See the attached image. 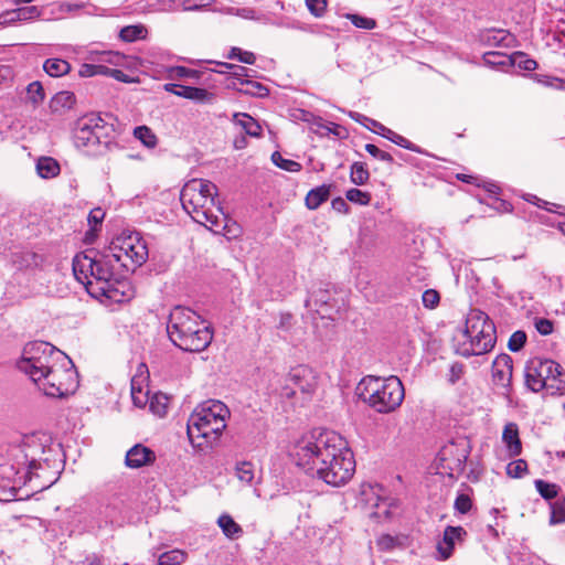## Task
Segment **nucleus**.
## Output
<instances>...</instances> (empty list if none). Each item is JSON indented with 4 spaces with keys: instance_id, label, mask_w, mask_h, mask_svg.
Returning a JSON list of instances; mask_svg holds the SVG:
<instances>
[{
    "instance_id": "obj_50",
    "label": "nucleus",
    "mask_w": 565,
    "mask_h": 565,
    "mask_svg": "<svg viewBox=\"0 0 565 565\" xmlns=\"http://www.w3.org/2000/svg\"><path fill=\"white\" fill-rule=\"evenodd\" d=\"M145 29L138 25H128L120 30L119 36L125 42H134L143 36Z\"/></svg>"
},
{
    "instance_id": "obj_19",
    "label": "nucleus",
    "mask_w": 565,
    "mask_h": 565,
    "mask_svg": "<svg viewBox=\"0 0 565 565\" xmlns=\"http://www.w3.org/2000/svg\"><path fill=\"white\" fill-rule=\"evenodd\" d=\"M94 250L87 253L76 254L73 258L72 267L73 274L77 281L85 286V281L92 279V271L94 269L96 256H92Z\"/></svg>"
},
{
    "instance_id": "obj_12",
    "label": "nucleus",
    "mask_w": 565,
    "mask_h": 565,
    "mask_svg": "<svg viewBox=\"0 0 565 565\" xmlns=\"http://www.w3.org/2000/svg\"><path fill=\"white\" fill-rule=\"evenodd\" d=\"M467 342H463L458 352L463 358L483 355L490 352L497 343L495 324H487L486 330L481 329L476 333H463Z\"/></svg>"
},
{
    "instance_id": "obj_41",
    "label": "nucleus",
    "mask_w": 565,
    "mask_h": 565,
    "mask_svg": "<svg viewBox=\"0 0 565 565\" xmlns=\"http://www.w3.org/2000/svg\"><path fill=\"white\" fill-rule=\"evenodd\" d=\"M511 65L524 71H534L537 67V62L530 58L524 52H514L511 54Z\"/></svg>"
},
{
    "instance_id": "obj_51",
    "label": "nucleus",
    "mask_w": 565,
    "mask_h": 565,
    "mask_svg": "<svg viewBox=\"0 0 565 565\" xmlns=\"http://www.w3.org/2000/svg\"><path fill=\"white\" fill-rule=\"evenodd\" d=\"M228 58L231 60H238L242 63L253 65L256 61V56L253 52L249 51H243L239 47H232L228 55Z\"/></svg>"
},
{
    "instance_id": "obj_1",
    "label": "nucleus",
    "mask_w": 565,
    "mask_h": 565,
    "mask_svg": "<svg viewBox=\"0 0 565 565\" xmlns=\"http://www.w3.org/2000/svg\"><path fill=\"white\" fill-rule=\"evenodd\" d=\"M297 465L332 487L345 484L355 471L353 452L333 430L321 431L298 447Z\"/></svg>"
},
{
    "instance_id": "obj_52",
    "label": "nucleus",
    "mask_w": 565,
    "mask_h": 565,
    "mask_svg": "<svg viewBox=\"0 0 565 565\" xmlns=\"http://www.w3.org/2000/svg\"><path fill=\"white\" fill-rule=\"evenodd\" d=\"M527 471V462L524 459H518L507 466V473L512 478H521Z\"/></svg>"
},
{
    "instance_id": "obj_42",
    "label": "nucleus",
    "mask_w": 565,
    "mask_h": 565,
    "mask_svg": "<svg viewBox=\"0 0 565 565\" xmlns=\"http://www.w3.org/2000/svg\"><path fill=\"white\" fill-rule=\"evenodd\" d=\"M271 161L278 168L289 172H299L302 168L299 162L284 158L279 151L273 152Z\"/></svg>"
},
{
    "instance_id": "obj_45",
    "label": "nucleus",
    "mask_w": 565,
    "mask_h": 565,
    "mask_svg": "<svg viewBox=\"0 0 565 565\" xmlns=\"http://www.w3.org/2000/svg\"><path fill=\"white\" fill-rule=\"evenodd\" d=\"M26 93L33 106H38L44 100L45 94L42 84L39 81L30 83L26 87Z\"/></svg>"
},
{
    "instance_id": "obj_18",
    "label": "nucleus",
    "mask_w": 565,
    "mask_h": 565,
    "mask_svg": "<svg viewBox=\"0 0 565 565\" xmlns=\"http://www.w3.org/2000/svg\"><path fill=\"white\" fill-rule=\"evenodd\" d=\"M93 125L95 129V145L96 148L104 147L109 149L115 145L114 139L116 135L114 122L108 121L100 115L93 113Z\"/></svg>"
},
{
    "instance_id": "obj_38",
    "label": "nucleus",
    "mask_w": 565,
    "mask_h": 565,
    "mask_svg": "<svg viewBox=\"0 0 565 565\" xmlns=\"http://www.w3.org/2000/svg\"><path fill=\"white\" fill-rule=\"evenodd\" d=\"M370 179V172L364 162H353L350 169V180L355 185H364Z\"/></svg>"
},
{
    "instance_id": "obj_37",
    "label": "nucleus",
    "mask_w": 565,
    "mask_h": 565,
    "mask_svg": "<svg viewBox=\"0 0 565 565\" xmlns=\"http://www.w3.org/2000/svg\"><path fill=\"white\" fill-rule=\"evenodd\" d=\"M149 409L157 416L163 417L168 412L169 397L159 392L148 397Z\"/></svg>"
},
{
    "instance_id": "obj_56",
    "label": "nucleus",
    "mask_w": 565,
    "mask_h": 565,
    "mask_svg": "<svg viewBox=\"0 0 565 565\" xmlns=\"http://www.w3.org/2000/svg\"><path fill=\"white\" fill-rule=\"evenodd\" d=\"M105 217V212L100 207L93 209L87 217L88 224L90 225V231L86 233V235H90L93 232L97 230L98 226L102 225V222Z\"/></svg>"
},
{
    "instance_id": "obj_44",
    "label": "nucleus",
    "mask_w": 565,
    "mask_h": 565,
    "mask_svg": "<svg viewBox=\"0 0 565 565\" xmlns=\"http://www.w3.org/2000/svg\"><path fill=\"white\" fill-rule=\"evenodd\" d=\"M554 376L547 383L546 390L551 392L552 395L565 394V373L563 369H559V375L553 374Z\"/></svg>"
},
{
    "instance_id": "obj_8",
    "label": "nucleus",
    "mask_w": 565,
    "mask_h": 565,
    "mask_svg": "<svg viewBox=\"0 0 565 565\" xmlns=\"http://www.w3.org/2000/svg\"><path fill=\"white\" fill-rule=\"evenodd\" d=\"M14 462L0 465V477L18 486H25L33 477H38L36 470L42 469V462L29 458L21 449H15Z\"/></svg>"
},
{
    "instance_id": "obj_40",
    "label": "nucleus",
    "mask_w": 565,
    "mask_h": 565,
    "mask_svg": "<svg viewBox=\"0 0 565 565\" xmlns=\"http://www.w3.org/2000/svg\"><path fill=\"white\" fill-rule=\"evenodd\" d=\"M134 136L147 148L152 149L158 143L154 132L147 126H138L134 130Z\"/></svg>"
},
{
    "instance_id": "obj_43",
    "label": "nucleus",
    "mask_w": 565,
    "mask_h": 565,
    "mask_svg": "<svg viewBox=\"0 0 565 565\" xmlns=\"http://www.w3.org/2000/svg\"><path fill=\"white\" fill-rule=\"evenodd\" d=\"M534 484L540 495L545 500H552L558 494L559 488L555 483H548L542 479H537L534 481Z\"/></svg>"
},
{
    "instance_id": "obj_31",
    "label": "nucleus",
    "mask_w": 565,
    "mask_h": 565,
    "mask_svg": "<svg viewBox=\"0 0 565 565\" xmlns=\"http://www.w3.org/2000/svg\"><path fill=\"white\" fill-rule=\"evenodd\" d=\"M36 171L41 178L51 179L60 174L61 168L54 158L41 157L36 162Z\"/></svg>"
},
{
    "instance_id": "obj_57",
    "label": "nucleus",
    "mask_w": 565,
    "mask_h": 565,
    "mask_svg": "<svg viewBox=\"0 0 565 565\" xmlns=\"http://www.w3.org/2000/svg\"><path fill=\"white\" fill-rule=\"evenodd\" d=\"M95 62L98 63H108L113 65H120L122 55L117 52H100L96 54V57L93 58Z\"/></svg>"
},
{
    "instance_id": "obj_47",
    "label": "nucleus",
    "mask_w": 565,
    "mask_h": 565,
    "mask_svg": "<svg viewBox=\"0 0 565 565\" xmlns=\"http://www.w3.org/2000/svg\"><path fill=\"white\" fill-rule=\"evenodd\" d=\"M345 198L348 201L359 205H369L371 202V194L356 188L348 190Z\"/></svg>"
},
{
    "instance_id": "obj_49",
    "label": "nucleus",
    "mask_w": 565,
    "mask_h": 565,
    "mask_svg": "<svg viewBox=\"0 0 565 565\" xmlns=\"http://www.w3.org/2000/svg\"><path fill=\"white\" fill-rule=\"evenodd\" d=\"M347 18L355 28L359 29L372 30L376 26V21L374 19L363 17L356 13H349Z\"/></svg>"
},
{
    "instance_id": "obj_7",
    "label": "nucleus",
    "mask_w": 565,
    "mask_h": 565,
    "mask_svg": "<svg viewBox=\"0 0 565 565\" xmlns=\"http://www.w3.org/2000/svg\"><path fill=\"white\" fill-rule=\"evenodd\" d=\"M216 195L217 186L213 182L204 179H193L182 188L180 201L184 211L193 218V215L215 206Z\"/></svg>"
},
{
    "instance_id": "obj_26",
    "label": "nucleus",
    "mask_w": 565,
    "mask_h": 565,
    "mask_svg": "<svg viewBox=\"0 0 565 565\" xmlns=\"http://www.w3.org/2000/svg\"><path fill=\"white\" fill-rule=\"evenodd\" d=\"M487 324H494L489 316L480 309H470L466 318V327L463 333H476L481 329L486 330Z\"/></svg>"
},
{
    "instance_id": "obj_63",
    "label": "nucleus",
    "mask_w": 565,
    "mask_h": 565,
    "mask_svg": "<svg viewBox=\"0 0 565 565\" xmlns=\"http://www.w3.org/2000/svg\"><path fill=\"white\" fill-rule=\"evenodd\" d=\"M308 10L315 17H322L327 10V0H305Z\"/></svg>"
},
{
    "instance_id": "obj_32",
    "label": "nucleus",
    "mask_w": 565,
    "mask_h": 565,
    "mask_svg": "<svg viewBox=\"0 0 565 565\" xmlns=\"http://www.w3.org/2000/svg\"><path fill=\"white\" fill-rule=\"evenodd\" d=\"M177 96L198 100L200 103H211L213 99V94L206 89L185 85L180 86V92L177 93Z\"/></svg>"
},
{
    "instance_id": "obj_23",
    "label": "nucleus",
    "mask_w": 565,
    "mask_h": 565,
    "mask_svg": "<svg viewBox=\"0 0 565 565\" xmlns=\"http://www.w3.org/2000/svg\"><path fill=\"white\" fill-rule=\"evenodd\" d=\"M466 531L461 526H447L444 531L443 540L437 543V551L443 559L448 558L454 550L455 541L466 535Z\"/></svg>"
},
{
    "instance_id": "obj_64",
    "label": "nucleus",
    "mask_w": 565,
    "mask_h": 565,
    "mask_svg": "<svg viewBox=\"0 0 565 565\" xmlns=\"http://www.w3.org/2000/svg\"><path fill=\"white\" fill-rule=\"evenodd\" d=\"M20 21H28L40 17L41 10L36 6L18 8Z\"/></svg>"
},
{
    "instance_id": "obj_17",
    "label": "nucleus",
    "mask_w": 565,
    "mask_h": 565,
    "mask_svg": "<svg viewBox=\"0 0 565 565\" xmlns=\"http://www.w3.org/2000/svg\"><path fill=\"white\" fill-rule=\"evenodd\" d=\"M512 358L509 354H500L495 358L492 365V379L493 383L497 386H501L507 391V394L510 392L511 381H512Z\"/></svg>"
},
{
    "instance_id": "obj_46",
    "label": "nucleus",
    "mask_w": 565,
    "mask_h": 565,
    "mask_svg": "<svg viewBox=\"0 0 565 565\" xmlns=\"http://www.w3.org/2000/svg\"><path fill=\"white\" fill-rule=\"evenodd\" d=\"M483 61L491 66H508L511 65V55L500 52H488L484 53Z\"/></svg>"
},
{
    "instance_id": "obj_35",
    "label": "nucleus",
    "mask_w": 565,
    "mask_h": 565,
    "mask_svg": "<svg viewBox=\"0 0 565 565\" xmlns=\"http://www.w3.org/2000/svg\"><path fill=\"white\" fill-rule=\"evenodd\" d=\"M14 264L18 265L19 268H35L43 264L44 258L42 255H39L34 252H22L14 256Z\"/></svg>"
},
{
    "instance_id": "obj_48",
    "label": "nucleus",
    "mask_w": 565,
    "mask_h": 565,
    "mask_svg": "<svg viewBox=\"0 0 565 565\" xmlns=\"http://www.w3.org/2000/svg\"><path fill=\"white\" fill-rule=\"evenodd\" d=\"M550 524L565 523V499L551 504Z\"/></svg>"
},
{
    "instance_id": "obj_13",
    "label": "nucleus",
    "mask_w": 565,
    "mask_h": 565,
    "mask_svg": "<svg viewBox=\"0 0 565 565\" xmlns=\"http://www.w3.org/2000/svg\"><path fill=\"white\" fill-rule=\"evenodd\" d=\"M286 384L281 388L280 395L286 398H292L298 392L309 397L316 387V380L312 371L303 365H299L290 371L286 377Z\"/></svg>"
},
{
    "instance_id": "obj_58",
    "label": "nucleus",
    "mask_w": 565,
    "mask_h": 565,
    "mask_svg": "<svg viewBox=\"0 0 565 565\" xmlns=\"http://www.w3.org/2000/svg\"><path fill=\"white\" fill-rule=\"evenodd\" d=\"M422 301L425 308L434 309L440 301V295L435 289H427L423 292Z\"/></svg>"
},
{
    "instance_id": "obj_14",
    "label": "nucleus",
    "mask_w": 565,
    "mask_h": 565,
    "mask_svg": "<svg viewBox=\"0 0 565 565\" xmlns=\"http://www.w3.org/2000/svg\"><path fill=\"white\" fill-rule=\"evenodd\" d=\"M350 117L352 119H354L355 121L362 124L364 127H366L367 129H370L371 131L388 139L390 141H392L393 143L404 148V149H407V150H411V151H414V152H417V153H422V150L418 146H416L415 143L411 142L408 139H406L405 137L396 134L395 131L391 130L390 128L385 127L384 125H382L381 122L374 120V119H371L362 114H359V113H355V111H351L350 113Z\"/></svg>"
},
{
    "instance_id": "obj_54",
    "label": "nucleus",
    "mask_w": 565,
    "mask_h": 565,
    "mask_svg": "<svg viewBox=\"0 0 565 565\" xmlns=\"http://www.w3.org/2000/svg\"><path fill=\"white\" fill-rule=\"evenodd\" d=\"M216 65L225 66L226 68H231V72H230L231 77L234 79H237L239 84H241V81H244L243 77L248 76L249 70L245 66L230 64V63H225V62H217Z\"/></svg>"
},
{
    "instance_id": "obj_4",
    "label": "nucleus",
    "mask_w": 565,
    "mask_h": 565,
    "mask_svg": "<svg viewBox=\"0 0 565 565\" xmlns=\"http://www.w3.org/2000/svg\"><path fill=\"white\" fill-rule=\"evenodd\" d=\"M358 390L363 402L383 414L395 411L405 397L402 381L394 375L386 379L369 375L360 382Z\"/></svg>"
},
{
    "instance_id": "obj_16",
    "label": "nucleus",
    "mask_w": 565,
    "mask_h": 565,
    "mask_svg": "<svg viewBox=\"0 0 565 565\" xmlns=\"http://www.w3.org/2000/svg\"><path fill=\"white\" fill-rule=\"evenodd\" d=\"M73 138L77 148H87L100 152L95 145V129L93 125V113L78 118L75 122Z\"/></svg>"
},
{
    "instance_id": "obj_34",
    "label": "nucleus",
    "mask_w": 565,
    "mask_h": 565,
    "mask_svg": "<svg viewBox=\"0 0 565 565\" xmlns=\"http://www.w3.org/2000/svg\"><path fill=\"white\" fill-rule=\"evenodd\" d=\"M217 524L228 539H237L243 534L242 526L228 514H222L217 520Z\"/></svg>"
},
{
    "instance_id": "obj_15",
    "label": "nucleus",
    "mask_w": 565,
    "mask_h": 565,
    "mask_svg": "<svg viewBox=\"0 0 565 565\" xmlns=\"http://www.w3.org/2000/svg\"><path fill=\"white\" fill-rule=\"evenodd\" d=\"M56 355H43L34 360H19L17 362L18 369L30 376V379L38 384L43 376L51 370L57 361Z\"/></svg>"
},
{
    "instance_id": "obj_60",
    "label": "nucleus",
    "mask_w": 565,
    "mask_h": 565,
    "mask_svg": "<svg viewBox=\"0 0 565 565\" xmlns=\"http://www.w3.org/2000/svg\"><path fill=\"white\" fill-rule=\"evenodd\" d=\"M376 545L380 551L388 552L398 545V540L390 534H383L377 539Z\"/></svg>"
},
{
    "instance_id": "obj_29",
    "label": "nucleus",
    "mask_w": 565,
    "mask_h": 565,
    "mask_svg": "<svg viewBox=\"0 0 565 565\" xmlns=\"http://www.w3.org/2000/svg\"><path fill=\"white\" fill-rule=\"evenodd\" d=\"M233 122L239 126L245 135L250 137H260L262 136V127L260 125L248 114L246 113H236L233 116Z\"/></svg>"
},
{
    "instance_id": "obj_11",
    "label": "nucleus",
    "mask_w": 565,
    "mask_h": 565,
    "mask_svg": "<svg viewBox=\"0 0 565 565\" xmlns=\"http://www.w3.org/2000/svg\"><path fill=\"white\" fill-rule=\"evenodd\" d=\"M116 265L117 263L109 250L104 252L99 258L95 259L90 275L92 279L85 281V288L90 296H96V292L104 291L108 284H114L117 278L115 274Z\"/></svg>"
},
{
    "instance_id": "obj_33",
    "label": "nucleus",
    "mask_w": 565,
    "mask_h": 565,
    "mask_svg": "<svg viewBox=\"0 0 565 565\" xmlns=\"http://www.w3.org/2000/svg\"><path fill=\"white\" fill-rule=\"evenodd\" d=\"M143 380L142 375H136L131 379V398L137 407H143L148 403L149 392H143L141 386Z\"/></svg>"
},
{
    "instance_id": "obj_20",
    "label": "nucleus",
    "mask_w": 565,
    "mask_h": 565,
    "mask_svg": "<svg viewBox=\"0 0 565 565\" xmlns=\"http://www.w3.org/2000/svg\"><path fill=\"white\" fill-rule=\"evenodd\" d=\"M154 460L156 454L153 450L141 444H137L127 451L125 462L129 468L137 469L150 465Z\"/></svg>"
},
{
    "instance_id": "obj_25",
    "label": "nucleus",
    "mask_w": 565,
    "mask_h": 565,
    "mask_svg": "<svg viewBox=\"0 0 565 565\" xmlns=\"http://www.w3.org/2000/svg\"><path fill=\"white\" fill-rule=\"evenodd\" d=\"M502 440L507 446L510 457H516L522 452V443L519 436V427L515 423H508L502 433Z\"/></svg>"
},
{
    "instance_id": "obj_6",
    "label": "nucleus",
    "mask_w": 565,
    "mask_h": 565,
    "mask_svg": "<svg viewBox=\"0 0 565 565\" xmlns=\"http://www.w3.org/2000/svg\"><path fill=\"white\" fill-rule=\"evenodd\" d=\"M119 267L135 271L148 258V247L139 233L122 234L114 239L108 248Z\"/></svg>"
},
{
    "instance_id": "obj_39",
    "label": "nucleus",
    "mask_w": 565,
    "mask_h": 565,
    "mask_svg": "<svg viewBox=\"0 0 565 565\" xmlns=\"http://www.w3.org/2000/svg\"><path fill=\"white\" fill-rule=\"evenodd\" d=\"M186 559V553L182 550H171L158 557V565H181Z\"/></svg>"
},
{
    "instance_id": "obj_62",
    "label": "nucleus",
    "mask_w": 565,
    "mask_h": 565,
    "mask_svg": "<svg viewBox=\"0 0 565 565\" xmlns=\"http://www.w3.org/2000/svg\"><path fill=\"white\" fill-rule=\"evenodd\" d=\"M454 507L459 513L465 514L470 511L472 501L468 494L459 493L455 500Z\"/></svg>"
},
{
    "instance_id": "obj_5",
    "label": "nucleus",
    "mask_w": 565,
    "mask_h": 565,
    "mask_svg": "<svg viewBox=\"0 0 565 565\" xmlns=\"http://www.w3.org/2000/svg\"><path fill=\"white\" fill-rule=\"evenodd\" d=\"M61 363H56L43 376L36 385L46 396L65 397L78 387V374L72 360L67 355L60 358Z\"/></svg>"
},
{
    "instance_id": "obj_36",
    "label": "nucleus",
    "mask_w": 565,
    "mask_h": 565,
    "mask_svg": "<svg viewBox=\"0 0 565 565\" xmlns=\"http://www.w3.org/2000/svg\"><path fill=\"white\" fill-rule=\"evenodd\" d=\"M44 71L52 77H58L67 74L71 65L62 58H47L43 64Z\"/></svg>"
},
{
    "instance_id": "obj_53",
    "label": "nucleus",
    "mask_w": 565,
    "mask_h": 565,
    "mask_svg": "<svg viewBox=\"0 0 565 565\" xmlns=\"http://www.w3.org/2000/svg\"><path fill=\"white\" fill-rule=\"evenodd\" d=\"M236 476L241 481L250 483L254 479V468L250 462L243 461L236 466Z\"/></svg>"
},
{
    "instance_id": "obj_2",
    "label": "nucleus",
    "mask_w": 565,
    "mask_h": 565,
    "mask_svg": "<svg viewBox=\"0 0 565 565\" xmlns=\"http://www.w3.org/2000/svg\"><path fill=\"white\" fill-rule=\"evenodd\" d=\"M189 308L177 306L169 315L167 333L170 341L185 352H202L213 340V331Z\"/></svg>"
},
{
    "instance_id": "obj_21",
    "label": "nucleus",
    "mask_w": 565,
    "mask_h": 565,
    "mask_svg": "<svg viewBox=\"0 0 565 565\" xmlns=\"http://www.w3.org/2000/svg\"><path fill=\"white\" fill-rule=\"evenodd\" d=\"M94 297H105L114 302H125L131 297V288L127 281L116 278L114 284H108L104 291H97Z\"/></svg>"
},
{
    "instance_id": "obj_59",
    "label": "nucleus",
    "mask_w": 565,
    "mask_h": 565,
    "mask_svg": "<svg viewBox=\"0 0 565 565\" xmlns=\"http://www.w3.org/2000/svg\"><path fill=\"white\" fill-rule=\"evenodd\" d=\"M365 150L375 159H379L381 161H385L390 164H392L394 162V158L392 157L391 153L384 151V150H381L379 147H376L375 145L373 143H366L365 145Z\"/></svg>"
},
{
    "instance_id": "obj_3",
    "label": "nucleus",
    "mask_w": 565,
    "mask_h": 565,
    "mask_svg": "<svg viewBox=\"0 0 565 565\" xmlns=\"http://www.w3.org/2000/svg\"><path fill=\"white\" fill-rule=\"evenodd\" d=\"M227 406L210 399L199 405L188 419V437L193 447H212L226 428Z\"/></svg>"
},
{
    "instance_id": "obj_9",
    "label": "nucleus",
    "mask_w": 565,
    "mask_h": 565,
    "mask_svg": "<svg viewBox=\"0 0 565 565\" xmlns=\"http://www.w3.org/2000/svg\"><path fill=\"white\" fill-rule=\"evenodd\" d=\"M561 365L553 360L534 358L525 366V385L532 392L546 388L553 374L559 375Z\"/></svg>"
},
{
    "instance_id": "obj_27",
    "label": "nucleus",
    "mask_w": 565,
    "mask_h": 565,
    "mask_svg": "<svg viewBox=\"0 0 565 565\" xmlns=\"http://www.w3.org/2000/svg\"><path fill=\"white\" fill-rule=\"evenodd\" d=\"M76 103V97L72 92L62 90L56 93L50 100L49 108L53 114H64L72 109Z\"/></svg>"
},
{
    "instance_id": "obj_10",
    "label": "nucleus",
    "mask_w": 565,
    "mask_h": 565,
    "mask_svg": "<svg viewBox=\"0 0 565 565\" xmlns=\"http://www.w3.org/2000/svg\"><path fill=\"white\" fill-rule=\"evenodd\" d=\"M469 455V443L465 439H460L445 445L438 452V460L440 467L447 470L450 477H455L465 471Z\"/></svg>"
},
{
    "instance_id": "obj_24",
    "label": "nucleus",
    "mask_w": 565,
    "mask_h": 565,
    "mask_svg": "<svg viewBox=\"0 0 565 565\" xmlns=\"http://www.w3.org/2000/svg\"><path fill=\"white\" fill-rule=\"evenodd\" d=\"M217 211L224 214L221 206H217ZM193 221L204 225L215 234L222 233V231L225 228V215L222 217L215 215L211 207L204 212H200V214L193 215Z\"/></svg>"
},
{
    "instance_id": "obj_28",
    "label": "nucleus",
    "mask_w": 565,
    "mask_h": 565,
    "mask_svg": "<svg viewBox=\"0 0 565 565\" xmlns=\"http://www.w3.org/2000/svg\"><path fill=\"white\" fill-rule=\"evenodd\" d=\"M332 185L322 184L315 189H311L305 199V204L309 210H317L323 202L330 196Z\"/></svg>"
},
{
    "instance_id": "obj_22",
    "label": "nucleus",
    "mask_w": 565,
    "mask_h": 565,
    "mask_svg": "<svg viewBox=\"0 0 565 565\" xmlns=\"http://www.w3.org/2000/svg\"><path fill=\"white\" fill-rule=\"evenodd\" d=\"M43 355H56V359H60L64 353L55 349V347L49 342L33 341L24 345L20 360H34L35 358H42Z\"/></svg>"
},
{
    "instance_id": "obj_61",
    "label": "nucleus",
    "mask_w": 565,
    "mask_h": 565,
    "mask_svg": "<svg viewBox=\"0 0 565 565\" xmlns=\"http://www.w3.org/2000/svg\"><path fill=\"white\" fill-rule=\"evenodd\" d=\"M200 72L184 66H175L170 70V76L172 78H199Z\"/></svg>"
},
{
    "instance_id": "obj_55",
    "label": "nucleus",
    "mask_w": 565,
    "mask_h": 565,
    "mask_svg": "<svg viewBox=\"0 0 565 565\" xmlns=\"http://www.w3.org/2000/svg\"><path fill=\"white\" fill-rule=\"evenodd\" d=\"M525 342L526 333L524 331L518 330L510 337L508 348L512 352H518L524 347Z\"/></svg>"
},
{
    "instance_id": "obj_30",
    "label": "nucleus",
    "mask_w": 565,
    "mask_h": 565,
    "mask_svg": "<svg viewBox=\"0 0 565 565\" xmlns=\"http://www.w3.org/2000/svg\"><path fill=\"white\" fill-rule=\"evenodd\" d=\"M228 87H233L241 93L256 97H266L269 94V89L265 85L250 79L241 81V87H238L235 82H232L228 84Z\"/></svg>"
}]
</instances>
